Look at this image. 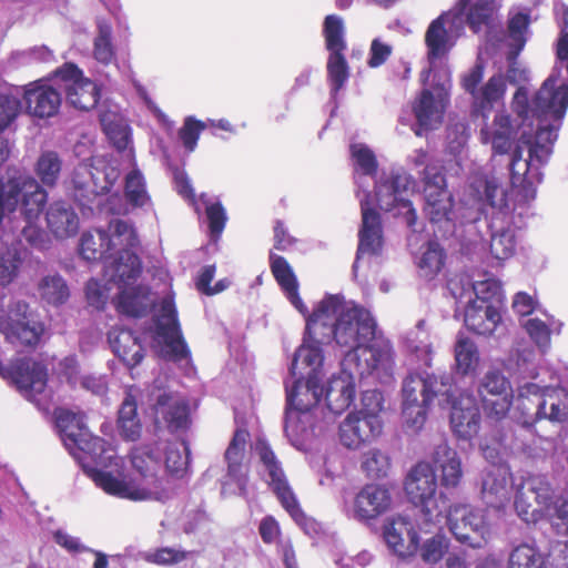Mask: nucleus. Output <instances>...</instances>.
Returning a JSON list of instances; mask_svg holds the SVG:
<instances>
[{"instance_id":"50","label":"nucleus","mask_w":568,"mask_h":568,"mask_svg":"<svg viewBox=\"0 0 568 568\" xmlns=\"http://www.w3.org/2000/svg\"><path fill=\"white\" fill-rule=\"evenodd\" d=\"M201 202L205 209L206 221L209 225V235L216 242L225 227L227 214L220 201H214L206 195L201 196Z\"/></svg>"},{"instance_id":"33","label":"nucleus","mask_w":568,"mask_h":568,"mask_svg":"<svg viewBox=\"0 0 568 568\" xmlns=\"http://www.w3.org/2000/svg\"><path fill=\"white\" fill-rule=\"evenodd\" d=\"M384 540L387 547L398 557L414 555L419 546V535L403 517L393 518L384 526Z\"/></svg>"},{"instance_id":"4","label":"nucleus","mask_w":568,"mask_h":568,"mask_svg":"<svg viewBox=\"0 0 568 568\" xmlns=\"http://www.w3.org/2000/svg\"><path fill=\"white\" fill-rule=\"evenodd\" d=\"M47 201V191L30 175L0 180V284L18 277L28 255L23 241L37 250L48 247V235L39 224Z\"/></svg>"},{"instance_id":"14","label":"nucleus","mask_w":568,"mask_h":568,"mask_svg":"<svg viewBox=\"0 0 568 568\" xmlns=\"http://www.w3.org/2000/svg\"><path fill=\"white\" fill-rule=\"evenodd\" d=\"M409 501L419 508L417 525L420 531L430 532L440 525V518L448 509L449 500L443 493L437 494V476L428 463H418L405 480Z\"/></svg>"},{"instance_id":"44","label":"nucleus","mask_w":568,"mask_h":568,"mask_svg":"<svg viewBox=\"0 0 568 568\" xmlns=\"http://www.w3.org/2000/svg\"><path fill=\"white\" fill-rule=\"evenodd\" d=\"M548 555L535 544L523 542L509 554L508 568H547Z\"/></svg>"},{"instance_id":"28","label":"nucleus","mask_w":568,"mask_h":568,"mask_svg":"<svg viewBox=\"0 0 568 568\" xmlns=\"http://www.w3.org/2000/svg\"><path fill=\"white\" fill-rule=\"evenodd\" d=\"M382 430L381 416L351 413L339 425V440L348 449H358L376 439Z\"/></svg>"},{"instance_id":"3","label":"nucleus","mask_w":568,"mask_h":568,"mask_svg":"<svg viewBox=\"0 0 568 568\" xmlns=\"http://www.w3.org/2000/svg\"><path fill=\"white\" fill-rule=\"evenodd\" d=\"M501 0H460L458 4L432 21L426 34L428 69L422 72L424 83L433 79V90L424 89L413 104L416 119L412 126L417 136L426 134L440 124L452 88L450 74L446 67L436 73L438 64L455 45L466 24L474 33L485 31L486 41H493L495 19Z\"/></svg>"},{"instance_id":"62","label":"nucleus","mask_w":568,"mask_h":568,"mask_svg":"<svg viewBox=\"0 0 568 568\" xmlns=\"http://www.w3.org/2000/svg\"><path fill=\"white\" fill-rule=\"evenodd\" d=\"M392 53V47L381 41V39H374L371 44L368 65L377 68L385 63Z\"/></svg>"},{"instance_id":"37","label":"nucleus","mask_w":568,"mask_h":568,"mask_svg":"<svg viewBox=\"0 0 568 568\" xmlns=\"http://www.w3.org/2000/svg\"><path fill=\"white\" fill-rule=\"evenodd\" d=\"M19 93L12 90L0 92V132L9 130L21 112ZM11 144L8 139L0 135V168L9 159Z\"/></svg>"},{"instance_id":"42","label":"nucleus","mask_w":568,"mask_h":568,"mask_svg":"<svg viewBox=\"0 0 568 568\" xmlns=\"http://www.w3.org/2000/svg\"><path fill=\"white\" fill-rule=\"evenodd\" d=\"M131 464L134 471L141 477L146 486H154L160 483L159 473L162 469L161 456L159 453L146 449H135L131 456Z\"/></svg>"},{"instance_id":"27","label":"nucleus","mask_w":568,"mask_h":568,"mask_svg":"<svg viewBox=\"0 0 568 568\" xmlns=\"http://www.w3.org/2000/svg\"><path fill=\"white\" fill-rule=\"evenodd\" d=\"M392 503V494L387 487L367 484L354 497L348 517L371 526L375 519L390 509Z\"/></svg>"},{"instance_id":"46","label":"nucleus","mask_w":568,"mask_h":568,"mask_svg":"<svg viewBox=\"0 0 568 568\" xmlns=\"http://www.w3.org/2000/svg\"><path fill=\"white\" fill-rule=\"evenodd\" d=\"M124 194L126 201L135 207L148 210L152 206L144 176L136 168L125 176Z\"/></svg>"},{"instance_id":"23","label":"nucleus","mask_w":568,"mask_h":568,"mask_svg":"<svg viewBox=\"0 0 568 568\" xmlns=\"http://www.w3.org/2000/svg\"><path fill=\"white\" fill-rule=\"evenodd\" d=\"M477 393L489 419L497 423L506 417L513 404V390L508 378L498 369H489L480 378Z\"/></svg>"},{"instance_id":"26","label":"nucleus","mask_w":568,"mask_h":568,"mask_svg":"<svg viewBox=\"0 0 568 568\" xmlns=\"http://www.w3.org/2000/svg\"><path fill=\"white\" fill-rule=\"evenodd\" d=\"M80 460L81 468L84 474H87L98 487L102 488L109 495L132 500L154 499L161 503H165L171 498V493L165 489L152 490L150 487L132 489L123 480H120L111 473L99 469V467H93L85 460V458Z\"/></svg>"},{"instance_id":"25","label":"nucleus","mask_w":568,"mask_h":568,"mask_svg":"<svg viewBox=\"0 0 568 568\" xmlns=\"http://www.w3.org/2000/svg\"><path fill=\"white\" fill-rule=\"evenodd\" d=\"M250 434L244 428H237L225 450L227 464L226 475L222 481L223 495H244L247 484V469L243 464L245 447Z\"/></svg>"},{"instance_id":"18","label":"nucleus","mask_w":568,"mask_h":568,"mask_svg":"<svg viewBox=\"0 0 568 568\" xmlns=\"http://www.w3.org/2000/svg\"><path fill=\"white\" fill-rule=\"evenodd\" d=\"M529 22L530 13L528 10L513 9L509 12L508 29L505 33L497 13L495 19L496 27L493 32L494 39L493 41H487L488 44L496 49H506L505 54L508 62V70L507 75L504 78L505 81L508 80L510 83H520L528 79L527 71L518 63L517 57L527 42Z\"/></svg>"},{"instance_id":"8","label":"nucleus","mask_w":568,"mask_h":568,"mask_svg":"<svg viewBox=\"0 0 568 568\" xmlns=\"http://www.w3.org/2000/svg\"><path fill=\"white\" fill-rule=\"evenodd\" d=\"M483 77L484 67L481 63H476L462 78V85L466 92L471 94V115L481 121L479 123L481 143L490 144L496 154H506L511 149L514 139L510 116L504 111H498L494 115L493 122H488L494 104L503 100L505 95L506 81L501 73H496L478 89L477 85Z\"/></svg>"},{"instance_id":"12","label":"nucleus","mask_w":568,"mask_h":568,"mask_svg":"<svg viewBox=\"0 0 568 568\" xmlns=\"http://www.w3.org/2000/svg\"><path fill=\"white\" fill-rule=\"evenodd\" d=\"M424 213L429 222L438 225L443 236H454L460 243L462 224H466L477 213L466 206L455 209L452 193L447 190L446 179L442 173L425 171Z\"/></svg>"},{"instance_id":"15","label":"nucleus","mask_w":568,"mask_h":568,"mask_svg":"<svg viewBox=\"0 0 568 568\" xmlns=\"http://www.w3.org/2000/svg\"><path fill=\"white\" fill-rule=\"evenodd\" d=\"M54 419L61 442L80 466L82 458L95 468L106 467L111 463L110 444L92 435L80 415L65 408H58L54 412Z\"/></svg>"},{"instance_id":"31","label":"nucleus","mask_w":568,"mask_h":568,"mask_svg":"<svg viewBox=\"0 0 568 568\" xmlns=\"http://www.w3.org/2000/svg\"><path fill=\"white\" fill-rule=\"evenodd\" d=\"M134 248L123 243L118 245L114 254H110L103 266L105 284H132L138 278L142 267Z\"/></svg>"},{"instance_id":"61","label":"nucleus","mask_w":568,"mask_h":568,"mask_svg":"<svg viewBox=\"0 0 568 568\" xmlns=\"http://www.w3.org/2000/svg\"><path fill=\"white\" fill-rule=\"evenodd\" d=\"M53 540L55 544H58L60 547L64 548L67 551L71 554H78L90 550L81 542L80 538L71 536L61 529H58L53 532Z\"/></svg>"},{"instance_id":"29","label":"nucleus","mask_w":568,"mask_h":568,"mask_svg":"<svg viewBox=\"0 0 568 568\" xmlns=\"http://www.w3.org/2000/svg\"><path fill=\"white\" fill-rule=\"evenodd\" d=\"M156 429L170 433L185 430L190 424V407L185 399L168 393L158 395L152 407Z\"/></svg>"},{"instance_id":"9","label":"nucleus","mask_w":568,"mask_h":568,"mask_svg":"<svg viewBox=\"0 0 568 568\" xmlns=\"http://www.w3.org/2000/svg\"><path fill=\"white\" fill-rule=\"evenodd\" d=\"M351 158L354 166V181L356 184V197L359 201L362 212V224L358 231V247L353 268L364 257H377L381 255L384 245L383 225L379 213L369 207V186L375 180L377 172V159L373 150L364 143H352L349 146Z\"/></svg>"},{"instance_id":"54","label":"nucleus","mask_w":568,"mask_h":568,"mask_svg":"<svg viewBox=\"0 0 568 568\" xmlns=\"http://www.w3.org/2000/svg\"><path fill=\"white\" fill-rule=\"evenodd\" d=\"M362 468L369 478L386 477L390 468V458L381 449L373 448L364 454Z\"/></svg>"},{"instance_id":"30","label":"nucleus","mask_w":568,"mask_h":568,"mask_svg":"<svg viewBox=\"0 0 568 568\" xmlns=\"http://www.w3.org/2000/svg\"><path fill=\"white\" fill-rule=\"evenodd\" d=\"M23 100L26 112L39 119H48L58 114L62 102L61 93L43 80L26 85Z\"/></svg>"},{"instance_id":"45","label":"nucleus","mask_w":568,"mask_h":568,"mask_svg":"<svg viewBox=\"0 0 568 568\" xmlns=\"http://www.w3.org/2000/svg\"><path fill=\"white\" fill-rule=\"evenodd\" d=\"M326 70L331 99L335 101L349 79V68L344 54L329 53Z\"/></svg>"},{"instance_id":"20","label":"nucleus","mask_w":568,"mask_h":568,"mask_svg":"<svg viewBox=\"0 0 568 568\" xmlns=\"http://www.w3.org/2000/svg\"><path fill=\"white\" fill-rule=\"evenodd\" d=\"M448 524L456 540L470 548H481L490 537V526L483 509L470 505L448 503V509L440 518V524Z\"/></svg>"},{"instance_id":"55","label":"nucleus","mask_w":568,"mask_h":568,"mask_svg":"<svg viewBox=\"0 0 568 568\" xmlns=\"http://www.w3.org/2000/svg\"><path fill=\"white\" fill-rule=\"evenodd\" d=\"M164 464L169 473L182 477L190 465V449L186 443H181V447L168 446Z\"/></svg>"},{"instance_id":"53","label":"nucleus","mask_w":568,"mask_h":568,"mask_svg":"<svg viewBox=\"0 0 568 568\" xmlns=\"http://www.w3.org/2000/svg\"><path fill=\"white\" fill-rule=\"evenodd\" d=\"M455 361L460 374L466 375L475 371L479 362L476 344L467 337H459L455 345Z\"/></svg>"},{"instance_id":"13","label":"nucleus","mask_w":568,"mask_h":568,"mask_svg":"<svg viewBox=\"0 0 568 568\" xmlns=\"http://www.w3.org/2000/svg\"><path fill=\"white\" fill-rule=\"evenodd\" d=\"M457 304L465 307L466 327L484 336L496 334L501 328V286H446Z\"/></svg>"},{"instance_id":"60","label":"nucleus","mask_w":568,"mask_h":568,"mask_svg":"<svg viewBox=\"0 0 568 568\" xmlns=\"http://www.w3.org/2000/svg\"><path fill=\"white\" fill-rule=\"evenodd\" d=\"M272 273L277 284H297L293 270L282 256H271Z\"/></svg>"},{"instance_id":"64","label":"nucleus","mask_w":568,"mask_h":568,"mask_svg":"<svg viewBox=\"0 0 568 568\" xmlns=\"http://www.w3.org/2000/svg\"><path fill=\"white\" fill-rule=\"evenodd\" d=\"M552 526L558 535L568 537V500L556 507Z\"/></svg>"},{"instance_id":"52","label":"nucleus","mask_w":568,"mask_h":568,"mask_svg":"<svg viewBox=\"0 0 568 568\" xmlns=\"http://www.w3.org/2000/svg\"><path fill=\"white\" fill-rule=\"evenodd\" d=\"M62 161L54 151L42 152L36 164V173L47 186H54L60 176Z\"/></svg>"},{"instance_id":"58","label":"nucleus","mask_w":568,"mask_h":568,"mask_svg":"<svg viewBox=\"0 0 568 568\" xmlns=\"http://www.w3.org/2000/svg\"><path fill=\"white\" fill-rule=\"evenodd\" d=\"M187 552L182 549L172 547H163L155 551L148 552L145 559L156 565L178 564L186 558Z\"/></svg>"},{"instance_id":"49","label":"nucleus","mask_w":568,"mask_h":568,"mask_svg":"<svg viewBox=\"0 0 568 568\" xmlns=\"http://www.w3.org/2000/svg\"><path fill=\"white\" fill-rule=\"evenodd\" d=\"M93 58L101 64L108 65L115 59L112 42V27L105 20L98 21V33L93 41Z\"/></svg>"},{"instance_id":"5","label":"nucleus","mask_w":568,"mask_h":568,"mask_svg":"<svg viewBox=\"0 0 568 568\" xmlns=\"http://www.w3.org/2000/svg\"><path fill=\"white\" fill-rule=\"evenodd\" d=\"M402 397L403 422L414 432L424 426L428 407L435 400L439 407L450 409V426L458 438L469 440L480 428L476 398L460 392L452 374H408L403 381Z\"/></svg>"},{"instance_id":"10","label":"nucleus","mask_w":568,"mask_h":568,"mask_svg":"<svg viewBox=\"0 0 568 568\" xmlns=\"http://www.w3.org/2000/svg\"><path fill=\"white\" fill-rule=\"evenodd\" d=\"M541 400L542 387L539 385L525 383L518 387L516 423L507 420L506 417L498 420L496 439L501 447L511 452H521L532 458L541 456L537 448L524 438L526 434L535 437L534 427L544 418Z\"/></svg>"},{"instance_id":"39","label":"nucleus","mask_w":568,"mask_h":568,"mask_svg":"<svg viewBox=\"0 0 568 568\" xmlns=\"http://www.w3.org/2000/svg\"><path fill=\"white\" fill-rule=\"evenodd\" d=\"M547 322L541 321L537 317H530L525 320L521 323V326L532 341V343L538 347V349L546 354L551 345V333L560 334L561 328L564 326L562 322L556 320L554 316L547 315Z\"/></svg>"},{"instance_id":"19","label":"nucleus","mask_w":568,"mask_h":568,"mask_svg":"<svg viewBox=\"0 0 568 568\" xmlns=\"http://www.w3.org/2000/svg\"><path fill=\"white\" fill-rule=\"evenodd\" d=\"M559 494L547 475H529L515 494V509L526 523H537L546 513L556 509Z\"/></svg>"},{"instance_id":"63","label":"nucleus","mask_w":568,"mask_h":568,"mask_svg":"<svg viewBox=\"0 0 568 568\" xmlns=\"http://www.w3.org/2000/svg\"><path fill=\"white\" fill-rule=\"evenodd\" d=\"M39 294L47 303L60 305L70 296L69 286H38Z\"/></svg>"},{"instance_id":"36","label":"nucleus","mask_w":568,"mask_h":568,"mask_svg":"<svg viewBox=\"0 0 568 568\" xmlns=\"http://www.w3.org/2000/svg\"><path fill=\"white\" fill-rule=\"evenodd\" d=\"M100 122L102 129L114 148L120 152H128V155L134 160L131 128L121 114L119 106L113 105L106 110L100 111Z\"/></svg>"},{"instance_id":"22","label":"nucleus","mask_w":568,"mask_h":568,"mask_svg":"<svg viewBox=\"0 0 568 568\" xmlns=\"http://www.w3.org/2000/svg\"><path fill=\"white\" fill-rule=\"evenodd\" d=\"M0 331L11 344L33 348L41 342L45 325L28 303L16 301L7 316L0 318Z\"/></svg>"},{"instance_id":"2","label":"nucleus","mask_w":568,"mask_h":568,"mask_svg":"<svg viewBox=\"0 0 568 568\" xmlns=\"http://www.w3.org/2000/svg\"><path fill=\"white\" fill-rule=\"evenodd\" d=\"M554 13L560 28L556 43V64L540 89L529 99L519 87L513 99V110L520 120L518 143L509 163L510 181L525 202L536 197L542 182V169L548 163L558 131L568 108V6L557 1Z\"/></svg>"},{"instance_id":"41","label":"nucleus","mask_w":568,"mask_h":568,"mask_svg":"<svg viewBox=\"0 0 568 568\" xmlns=\"http://www.w3.org/2000/svg\"><path fill=\"white\" fill-rule=\"evenodd\" d=\"M118 428L125 440L135 442L141 436L142 425L138 416V404L131 393H126L119 408Z\"/></svg>"},{"instance_id":"6","label":"nucleus","mask_w":568,"mask_h":568,"mask_svg":"<svg viewBox=\"0 0 568 568\" xmlns=\"http://www.w3.org/2000/svg\"><path fill=\"white\" fill-rule=\"evenodd\" d=\"M470 187L483 200L481 212L462 224L460 247L465 254H476L489 246L491 255L504 261L510 258L519 239L515 225V205L508 191L494 176L477 174L470 180Z\"/></svg>"},{"instance_id":"7","label":"nucleus","mask_w":568,"mask_h":568,"mask_svg":"<svg viewBox=\"0 0 568 568\" xmlns=\"http://www.w3.org/2000/svg\"><path fill=\"white\" fill-rule=\"evenodd\" d=\"M119 287L121 290L113 298L118 313L140 318L153 312L146 332L161 348L162 356L173 362L190 359L191 352L183 337L174 293L170 291L158 305V296L151 286Z\"/></svg>"},{"instance_id":"21","label":"nucleus","mask_w":568,"mask_h":568,"mask_svg":"<svg viewBox=\"0 0 568 568\" xmlns=\"http://www.w3.org/2000/svg\"><path fill=\"white\" fill-rule=\"evenodd\" d=\"M111 234L97 229L82 234L80 240V254L89 261H103V265L110 258L111 251L119 244L125 243L129 247H136L139 239L134 227L126 221L115 220L110 224Z\"/></svg>"},{"instance_id":"59","label":"nucleus","mask_w":568,"mask_h":568,"mask_svg":"<svg viewBox=\"0 0 568 568\" xmlns=\"http://www.w3.org/2000/svg\"><path fill=\"white\" fill-rule=\"evenodd\" d=\"M361 402L362 409L357 412L358 414L379 416L384 405V397L381 390L376 388L363 390Z\"/></svg>"},{"instance_id":"17","label":"nucleus","mask_w":568,"mask_h":568,"mask_svg":"<svg viewBox=\"0 0 568 568\" xmlns=\"http://www.w3.org/2000/svg\"><path fill=\"white\" fill-rule=\"evenodd\" d=\"M413 179L404 170L383 171L377 180H374V194L371 192L369 207L378 213L374 205L377 204L381 210L392 212L395 216L402 215L412 230L408 236V246L417 243V214L408 200L409 187Z\"/></svg>"},{"instance_id":"35","label":"nucleus","mask_w":568,"mask_h":568,"mask_svg":"<svg viewBox=\"0 0 568 568\" xmlns=\"http://www.w3.org/2000/svg\"><path fill=\"white\" fill-rule=\"evenodd\" d=\"M49 231L57 239H68L77 234L80 219L74 207L64 200L51 202L45 211Z\"/></svg>"},{"instance_id":"56","label":"nucleus","mask_w":568,"mask_h":568,"mask_svg":"<svg viewBox=\"0 0 568 568\" xmlns=\"http://www.w3.org/2000/svg\"><path fill=\"white\" fill-rule=\"evenodd\" d=\"M449 539L442 534H436L426 539L420 546V557L426 564L439 561L449 548Z\"/></svg>"},{"instance_id":"51","label":"nucleus","mask_w":568,"mask_h":568,"mask_svg":"<svg viewBox=\"0 0 568 568\" xmlns=\"http://www.w3.org/2000/svg\"><path fill=\"white\" fill-rule=\"evenodd\" d=\"M323 33L329 53H343L346 49L343 19L336 14L327 16L324 20Z\"/></svg>"},{"instance_id":"34","label":"nucleus","mask_w":568,"mask_h":568,"mask_svg":"<svg viewBox=\"0 0 568 568\" xmlns=\"http://www.w3.org/2000/svg\"><path fill=\"white\" fill-rule=\"evenodd\" d=\"M108 341L114 355L130 368L138 366L144 358L145 348L140 337L129 328H112L108 333Z\"/></svg>"},{"instance_id":"43","label":"nucleus","mask_w":568,"mask_h":568,"mask_svg":"<svg viewBox=\"0 0 568 568\" xmlns=\"http://www.w3.org/2000/svg\"><path fill=\"white\" fill-rule=\"evenodd\" d=\"M541 408L544 418L552 423L568 420V392L561 387H544Z\"/></svg>"},{"instance_id":"11","label":"nucleus","mask_w":568,"mask_h":568,"mask_svg":"<svg viewBox=\"0 0 568 568\" xmlns=\"http://www.w3.org/2000/svg\"><path fill=\"white\" fill-rule=\"evenodd\" d=\"M254 450L261 464V476L277 497L283 508L307 536L314 538L322 532V525L312 517H308L301 508L298 500L293 493L282 463L273 452L268 442L257 437Z\"/></svg>"},{"instance_id":"1","label":"nucleus","mask_w":568,"mask_h":568,"mask_svg":"<svg viewBox=\"0 0 568 568\" xmlns=\"http://www.w3.org/2000/svg\"><path fill=\"white\" fill-rule=\"evenodd\" d=\"M285 297L304 316L306 325L303 344L295 351L290 372L293 384L286 382L287 412L286 433L294 442L308 432L310 407L316 404L323 388L320 385V368L324 356L321 345L335 341L348 348L341 366L354 368L359 376L390 377L394 357L388 341L372 343L376 337L377 323L372 313L361 305H345L339 295H327L308 312L302 301L298 286H281Z\"/></svg>"},{"instance_id":"57","label":"nucleus","mask_w":568,"mask_h":568,"mask_svg":"<svg viewBox=\"0 0 568 568\" xmlns=\"http://www.w3.org/2000/svg\"><path fill=\"white\" fill-rule=\"evenodd\" d=\"M206 125L207 124L205 122L199 121L193 116H187L185 119L183 126L179 131V136L183 146L189 152H193L195 150L200 134Z\"/></svg>"},{"instance_id":"40","label":"nucleus","mask_w":568,"mask_h":568,"mask_svg":"<svg viewBox=\"0 0 568 568\" xmlns=\"http://www.w3.org/2000/svg\"><path fill=\"white\" fill-rule=\"evenodd\" d=\"M404 344L420 364L427 367L432 365L433 344L424 320H419L416 326L405 334Z\"/></svg>"},{"instance_id":"16","label":"nucleus","mask_w":568,"mask_h":568,"mask_svg":"<svg viewBox=\"0 0 568 568\" xmlns=\"http://www.w3.org/2000/svg\"><path fill=\"white\" fill-rule=\"evenodd\" d=\"M288 373H291V372L288 371ZM369 376L371 375L359 376L354 368L345 371L342 367L341 375L337 377H333L329 381L326 389L324 388V386L322 384V379H320V385L323 388V390H325V404H326L327 412L324 413V419L334 418V417L341 415L342 413H344L355 399L356 379L362 381L363 378L369 377ZM320 378H322V367L320 368ZM293 381H294V377L292 376V374H290V376L284 381V385L286 386V382H288L290 385H292ZM285 392L287 393L286 387H285ZM323 395H324V392H322L318 402L310 407L311 417L308 420L307 419L305 420V425L308 426L307 427L308 432L305 434L304 437H301V440H298V442L292 440V438L286 433V428H285L286 412H287V406H288V402L286 400L285 414H284V433L293 446L300 447L305 442L311 439L313 436L317 435V432L321 433L324 429L322 423L315 422V414H316V410L318 409V404L321 403Z\"/></svg>"},{"instance_id":"48","label":"nucleus","mask_w":568,"mask_h":568,"mask_svg":"<svg viewBox=\"0 0 568 568\" xmlns=\"http://www.w3.org/2000/svg\"><path fill=\"white\" fill-rule=\"evenodd\" d=\"M446 253L437 241H428L417 262L419 271L428 278L436 276L444 267Z\"/></svg>"},{"instance_id":"32","label":"nucleus","mask_w":568,"mask_h":568,"mask_svg":"<svg viewBox=\"0 0 568 568\" xmlns=\"http://www.w3.org/2000/svg\"><path fill=\"white\" fill-rule=\"evenodd\" d=\"M511 473L505 464L487 466L481 474V498L487 506L499 507L510 496Z\"/></svg>"},{"instance_id":"38","label":"nucleus","mask_w":568,"mask_h":568,"mask_svg":"<svg viewBox=\"0 0 568 568\" xmlns=\"http://www.w3.org/2000/svg\"><path fill=\"white\" fill-rule=\"evenodd\" d=\"M434 463L442 471V485L445 488L456 487L463 477L462 460L457 452L443 443L434 452Z\"/></svg>"},{"instance_id":"47","label":"nucleus","mask_w":568,"mask_h":568,"mask_svg":"<svg viewBox=\"0 0 568 568\" xmlns=\"http://www.w3.org/2000/svg\"><path fill=\"white\" fill-rule=\"evenodd\" d=\"M72 192L74 199L81 204L90 200L91 195L97 194L98 184L94 182V174L88 163H80L75 166L71 179Z\"/></svg>"},{"instance_id":"24","label":"nucleus","mask_w":568,"mask_h":568,"mask_svg":"<svg viewBox=\"0 0 568 568\" xmlns=\"http://www.w3.org/2000/svg\"><path fill=\"white\" fill-rule=\"evenodd\" d=\"M54 80L61 82L67 101L79 110H90L98 104L100 90L95 82L84 78L82 70L67 62L54 71Z\"/></svg>"}]
</instances>
